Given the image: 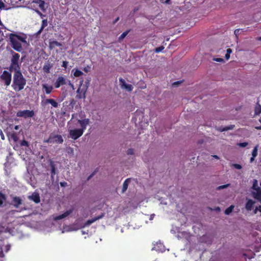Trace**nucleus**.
<instances>
[{"instance_id":"nucleus-64","label":"nucleus","mask_w":261,"mask_h":261,"mask_svg":"<svg viewBox=\"0 0 261 261\" xmlns=\"http://www.w3.org/2000/svg\"><path fill=\"white\" fill-rule=\"evenodd\" d=\"M259 211L261 212V205L259 206Z\"/></svg>"},{"instance_id":"nucleus-47","label":"nucleus","mask_w":261,"mask_h":261,"mask_svg":"<svg viewBox=\"0 0 261 261\" xmlns=\"http://www.w3.org/2000/svg\"><path fill=\"white\" fill-rule=\"evenodd\" d=\"M225 58H226V60H228L230 58V55L226 53L225 56Z\"/></svg>"},{"instance_id":"nucleus-46","label":"nucleus","mask_w":261,"mask_h":261,"mask_svg":"<svg viewBox=\"0 0 261 261\" xmlns=\"http://www.w3.org/2000/svg\"><path fill=\"white\" fill-rule=\"evenodd\" d=\"M4 6V4L0 0V9H2Z\"/></svg>"},{"instance_id":"nucleus-26","label":"nucleus","mask_w":261,"mask_h":261,"mask_svg":"<svg viewBox=\"0 0 261 261\" xmlns=\"http://www.w3.org/2000/svg\"><path fill=\"white\" fill-rule=\"evenodd\" d=\"M35 4H39V7L42 9L43 10L44 8V2L42 0H38L37 3H36Z\"/></svg>"},{"instance_id":"nucleus-22","label":"nucleus","mask_w":261,"mask_h":261,"mask_svg":"<svg viewBox=\"0 0 261 261\" xmlns=\"http://www.w3.org/2000/svg\"><path fill=\"white\" fill-rule=\"evenodd\" d=\"M65 218V212L59 216H53V219L55 221L59 220Z\"/></svg>"},{"instance_id":"nucleus-51","label":"nucleus","mask_w":261,"mask_h":261,"mask_svg":"<svg viewBox=\"0 0 261 261\" xmlns=\"http://www.w3.org/2000/svg\"><path fill=\"white\" fill-rule=\"evenodd\" d=\"M1 135L2 139L3 140H4L5 137H4V134H3V132L2 131L1 132Z\"/></svg>"},{"instance_id":"nucleus-19","label":"nucleus","mask_w":261,"mask_h":261,"mask_svg":"<svg viewBox=\"0 0 261 261\" xmlns=\"http://www.w3.org/2000/svg\"><path fill=\"white\" fill-rule=\"evenodd\" d=\"M45 103L51 104L54 108H57L58 107V102L53 99H46L45 100Z\"/></svg>"},{"instance_id":"nucleus-25","label":"nucleus","mask_w":261,"mask_h":261,"mask_svg":"<svg viewBox=\"0 0 261 261\" xmlns=\"http://www.w3.org/2000/svg\"><path fill=\"white\" fill-rule=\"evenodd\" d=\"M50 68L51 67L49 64H45L43 67V70L45 73H48L50 72Z\"/></svg>"},{"instance_id":"nucleus-56","label":"nucleus","mask_w":261,"mask_h":261,"mask_svg":"<svg viewBox=\"0 0 261 261\" xmlns=\"http://www.w3.org/2000/svg\"><path fill=\"white\" fill-rule=\"evenodd\" d=\"M62 66V67L65 68V61H63Z\"/></svg>"},{"instance_id":"nucleus-21","label":"nucleus","mask_w":261,"mask_h":261,"mask_svg":"<svg viewBox=\"0 0 261 261\" xmlns=\"http://www.w3.org/2000/svg\"><path fill=\"white\" fill-rule=\"evenodd\" d=\"M61 46V44L57 41H53L49 42V46L51 48L56 47H60Z\"/></svg>"},{"instance_id":"nucleus-52","label":"nucleus","mask_w":261,"mask_h":261,"mask_svg":"<svg viewBox=\"0 0 261 261\" xmlns=\"http://www.w3.org/2000/svg\"><path fill=\"white\" fill-rule=\"evenodd\" d=\"M60 185L62 186V187H64L65 186V182L63 181V182H60Z\"/></svg>"},{"instance_id":"nucleus-45","label":"nucleus","mask_w":261,"mask_h":261,"mask_svg":"<svg viewBox=\"0 0 261 261\" xmlns=\"http://www.w3.org/2000/svg\"><path fill=\"white\" fill-rule=\"evenodd\" d=\"M51 174H55V167L54 165H51Z\"/></svg>"},{"instance_id":"nucleus-14","label":"nucleus","mask_w":261,"mask_h":261,"mask_svg":"<svg viewBox=\"0 0 261 261\" xmlns=\"http://www.w3.org/2000/svg\"><path fill=\"white\" fill-rule=\"evenodd\" d=\"M65 84V80L62 76L59 77L55 83V87L56 88H59L61 85Z\"/></svg>"},{"instance_id":"nucleus-33","label":"nucleus","mask_w":261,"mask_h":261,"mask_svg":"<svg viewBox=\"0 0 261 261\" xmlns=\"http://www.w3.org/2000/svg\"><path fill=\"white\" fill-rule=\"evenodd\" d=\"M164 49V47L163 46H161L159 47H156L154 49V51L156 53H159L162 51Z\"/></svg>"},{"instance_id":"nucleus-13","label":"nucleus","mask_w":261,"mask_h":261,"mask_svg":"<svg viewBox=\"0 0 261 261\" xmlns=\"http://www.w3.org/2000/svg\"><path fill=\"white\" fill-rule=\"evenodd\" d=\"M255 191L256 192H252L253 196L261 203V189L259 187H257Z\"/></svg>"},{"instance_id":"nucleus-23","label":"nucleus","mask_w":261,"mask_h":261,"mask_svg":"<svg viewBox=\"0 0 261 261\" xmlns=\"http://www.w3.org/2000/svg\"><path fill=\"white\" fill-rule=\"evenodd\" d=\"M234 207V206L233 205H230L229 207H228L225 210L224 213L227 215L230 214L232 212Z\"/></svg>"},{"instance_id":"nucleus-9","label":"nucleus","mask_w":261,"mask_h":261,"mask_svg":"<svg viewBox=\"0 0 261 261\" xmlns=\"http://www.w3.org/2000/svg\"><path fill=\"white\" fill-rule=\"evenodd\" d=\"M87 89L83 86L82 87V86L81 85L80 87L77 90V95L76 97H77L79 99L81 98H84L85 97V93L86 92Z\"/></svg>"},{"instance_id":"nucleus-6","label":"nucleus","mask_w":261,"mask_h":261,"mask_svg":"<svg viewBox=\"0 0 261 261\" xmlns=\"http://www.w3.org/2000/svg\"><path fill=\"white\" fill-rule=\"evenodd\" d=\"M0 79L4 82L5 85L6 86H9L12 81L11 72L4 70L0 76Z\"/></svg>"},{"instance_id":"nucleus-59","label":"nucleus","mask_w":261,"mask_h":261,"mask_svg":"<svg viewBox=\"0 0 261 261\" xmlns=\"http://www.w3.org/2000/svg\"><path fill=\"white\" fill-rule=\"evenodd\" d=\"M180 83V82H175V83H173V85H177V84H179Z\"/></svg>"},{"instance_id":"nucleus-39","label":"nucleus","mask_w":261,"mask_h":261,"mask_svg":"<svg viewBox=\"0 0 261 261\" xmlns=\"http://www.w3.org/2000/svg\"><path fill=\"white\" fill-rule=\"evenodd\" d=\"M257 187H258L257 186V180L255 179V180H254V182H253V184L252 188H253L254 190H256Z\"/></svg>"},{"instance_id":"nucleus-34","label":"nucleus","mask_w":261,"mask_h":261,"mask_svg":"<svg viewBox=\"0 0 261 261\" xmlns=\"http://www.w3.org/2000/svg\"><path fill=\"white\" fill-rule=\"evenodd\" d=\"M20 145L21 146H27L28 147L29 145V142L25 140H23L21 142H20Z\"/></svg>"},{"instance_id":"nucleus-16","label":"nucleus","mask_w":261,"mask_h":261,"mask_svg":"<svg viewBox=\"0 0 261 261\" xmlns=\"http://www.w3.org/2000/svg\"><path fill=\"white\" fill-rule=\"evenodd\" d=\"M254 204V201H253L252 199H249L245 205V207L246 210L248 211H251L252 208V207Z\"/></svg>"},{"instance_id":"nucleus-37","label":"nucleus","mask_w":261,"mask_h":261,"mask_svg":"<svg viewBox=\"0 0 261 261\" xmlns=\"http://www.w3.org/2000/svg\"><path fill=\"white\" fill-rule=\"evenodd\" d=\"M10 1H11L10 5L12 6V7L13 8H18V7H22L21 6H18L17 5V3H14L11 0H10Z\"/></svg>"},{"instance_id":"nucleus-15","label":"nucleus","mask_w":261,"mask_h":261,"mask_svg":"<svg viewBox=\"0 0 261 261\" xmlns=\"http://www.w3.org/2000/svg\"><path fill=\"white\" fill-rule=\"evenodd\" d=\"M13 205L15 207L18 208L22 203V199L18 196L14 197L12 199Z\"/></svg>"},{"instance_id":"nucleus-1","label":"nucleus","mask_w":261,"mask_h":261,"mask_svg":"<svg viewBox=\"0 0 261 261\" xmlns=\"http://www.w3.org/2000/svg\"><path fill=\"white\" fill-rule=\"evenodd\" d=\"M27 80L23 76L21 72L14 73L12 87L16 92H19L24 89Z\"/></svg>"},{"instance_id":"nucleus-49","label":"nucleus","mask_w":261,"mask_h":261,"mask_svg":"<svg viewBox=\"0 0 261 261\" xmlns=\"http://www.w3.org/2000/svg\"><path fill=\"white\" fill-rule=\"evenodd\" d=\"M43 30H42V29H40L36 33V35H39L41 34V33L42 32Z\"/></svg>"},{"instance_id":"nucleus-24","label":"nucleus","mask_w":261,"mask_h":261,"mask_svg":"<svg viewBox=\"0 0 261 261\" xmlns=\"http://www.w3.org/2000/svg\"><path fill=\"white\" fill-rule=\"evenodd\" d=\"M6 200L5 195L0 192V206H2L3 204L4 200Z\"/></svg>"},{"instance_id":"nucleus-31","label":"nucleus","mask_w":261,"mask_h":261,"mask_svg":"<svg viewBox=\"0 0 261 261\" xmlns=\"http://www.w3.org/2000/svg\"><path fill=\"white\" fill-rule=\"evenodd\" d=\"M229 186H230V184H226V185H224L218 186V187H217L216 189L217 190H220L226 188H227V187H228Z\"/></svg>"},{"instance_id":"nucleus-42","label":"nucleus","mask_w":261,"mask_h":261,"mask_svg":"<svg viewBox=\"0 0 261 261\" xmlns=\"http://www.w3.org/2000/svg\"><path fill=\"white\" fill-rule=\"evenodd\" d=\"M127 154L132 155L134 154V151L133 149L129 148L127 150Z\"/></svg>"},{"instance_id":"nucleus-29","label":"nucleus","mask_w":261,"mask_h":261,"mask_svg":"<svg viewBox=\"0 0 261 261\" xmlns=\"http://www.w3.org/2000/svg\"><path fill=\"white\" fill-rule=\"evenodd\" d=\"M234 127V125H230L228 126H226V127H223L221 129V131L224 132V131L232 129H233Z\"/></svg>"},{"instance_id":"nucleus-60","label":"nucleus","mask_w":261,"mask_h":261,"mask_svg":"<svg viewBox=\"0 0 261 261\" xmlns=\"http://www.w3.org/2000/svg\"><path fill=\"white\" fill-rule=\"evenodd\" d=\"M15 129L17 130L18 129V125H16L14 127Z\"/></svg>"},{"instance_id":"nucleus-50","label":"nucleus","mask_w":261,"mask_h":261,"mask_svg":"<svg viewBox=\"0 0 261 261\" xmlns=\"http://www.w3.org/2000/svg\"><path fill=\"white\" fill-rule=\"evenodd\" d=\"M232 50L230 48H228L226 50V53L227 54H229L230 55V53H231Z\"/></svg>"},{"instance_id":"nucleus-54","label":"nucleus","mask_w":261,"mask_h":261,"mask_svg":"<svg viewBox=\"0 0 261 261\" xmlns=\"http://www.w3.org/2000/svg\"><path fill=\"white\" fill-rule=\"evenodd\" d=\"M257 211H259V207H256L255 209L254 210V214H256L257 213Z\"/></svg>"},{"instance_id":"nucleus-44","label":"nucleus","mask_w":261,"mask_h":261,"mask_svg":"<svg viewBox=\"0 0 261 261\" xmlns=\"http://www.w3.org/2000/svg\"><path fill=\"white\" fill-rule=\"evenodd\" d=\"M4 256V254L3 253V250L2 247L0 246V257H3Z\"/></svg>"},{"instance_id":"nucleus-63","label":"nucleus","mask_w":261,"mask_h":261,"mask_svg":"<svg viewBox=\"0 0 261 261\" xmlns=\"http://www.w3.org/2000/svg\"><path fill=\"white\" fill-rule=\"evenodd\" d=\"M239 30H236L234 31V33H235V34L238 33V32H239Z\"/></svg>"},{"instance_id":"nucleus-28","label":"nucleus","mask_w":261,"mask_h":261,"mask_svg":"<svg viewBox=\"0 0 261 261\" xmlns=\"http://www.w3.org/2000/svg\"><path fill=\"white\" fill-rule=\"evenodd\" d=\"M83 74V73L79 69H75L73 73V75L75 77H79L81 75H82Z\"/></svg>"},{"instance_id":"nucleus-30","label":"nucleus","mask_w":261,"mask_h":261,"mask_svg":"<svg viewBox=\"0 0 261 261\" xmlns=\"http://www.w3.org/2000/svg\"><path fill=\"white\" fill-rule=\"evenodd\" d=\"M258 146H256L252 150V156L256 157L257 155Z\"/></svg>"},{"instance_id":"nucleus-2","label":"nucleus","mask_w":261,"mask_h":261,"mask_svg":"<svg viewBox=\"0 0 261 261\" xmlns=\"http://www.w3.org/2000/svg\"><path fill=\"white\" fill-rule=\"evenodd\" d=\"M9 39L11 43L12 48L18 52H20L22 49L21 44L19 41L24 43H27L26 36L22 37L13 33H11L10 34Z\"/></svg>"},{"instance_id":"nucleus-8","label":"nucleus","mask_w":261,"mask_h":261,"mask_svg":"<svg viewBox=\"0 0 261 261\" xmlns=\"http://www.w3.org/2000/svg\"><path fill=\"white\" fill-rule=\"evenodd\" d=\"M83 133V129H74L70 130L69 135L72 139L76 140L82 136Z\"/></svg>"},{"instance_id":"nucleus-36","label":"nucleus","mask_w":261,"mask_h":261,"mask_svg":"<svg viewBox=\"0 0 261 261\" xmlns=\"http://www.w3.org/2000/svg\"><path fill=\"white\" fill-rule=\"evenodd\" d=\"M74 210V207H72L71 208L66 210V217L71 214L73 212Z\"/></svg>"},{"instance_id":"nucleus-57","label":"nucleus","mask_w":261,"mask_h":261,"mask_svg":"<svg viewBox=\"0 0 261 261\" xmlns=\"http://www.w3.org/2000/svg\"><path fill=\"white\" fill-rule=\"evenodd\" d=\"M216 210L217 211H220V208L219 207H217L216 208Z\"/></svg>"},{"instance_id":"nucleus-53","label":"nucleus","mask_w":261,"mask_h":261,"mask_svg":"<svg viewBox=\"0 0 261 261\" xmlns=\"http://www.w3.org/2000/svg\"><path fill=\"white\" fill-rule=\"evenodd\" d=\"M119 19V17H117V18L115 19V20L113 22V24H115V23H116Z\"/></svg>"},{"instance_id":"nucleus-10","label":"nucleus","mask_w":261,"mask_h":261,"mask_svg":"<svg viewBox=\"0 0 261 261\" xmlns=\"http://www.w3.org/2000/svg\"><path fill=\"white\" fill-rule=\"evenodd\" d=\"M119 82L122 88H124L128 92H131L133 89V87L132 85L126 84L124 79L120 77L119 78Z\"/></svg>"},{"instance_id":"nucleus-41","label":"nucleus","mask_w":261,"mask_h":261,"mask_svg":"<svg viewBox=\"0 0 261 261\" xmlns=\"http://www.w3.org/2000/svg\"><path fill=\"white\" fill-rule=\"evenodd\" d=\"M37 1L38 0H28L27 2H26V3H25V4L28 5L32 3H37Z\"/></svg>"},{"instance_id":"nucleus-11","label":"nucleus","mask_w":261,"mask_h":261,"mask_svg":"<svg viewBox=\"0 0 261 261\" xmlns=\"http://www.w3.org/2000/svg\"><path fill=\"white\" fill-rule=\"evenodd\" d=\"M28 199L33 201L35 203H39L40 202L39 194L37 192H34L31 195L29 196Z\"/></svg>"},{"instance_id":"nucleus-43","label":"nucleus","mask_w":261,"mask_h":261,"mask_svg":"<svg viewBox=\"0 0 261 261\" xmlns=\"http://www.w3.org/2000/svg\"><path fill=\"white\" fill-rule=\"evenodd\" d=\"M10 248H11V245H9V244L5 246V252H7L10 249Z\"/></svg>"},{"instance_id":"nucleus-18","label":"nucleus","mask_w":261,"mask_h":261,"mask_svg":"<svg viewBox=\"0 0 261 261\" xmlns=\"http://www.w3.org/2000/svg\"><path fill=\"white\" fill-rule=\"evenodd\" d=\"M42 88L45 90V93L47 94H50L53 89V86H48L47 84H43Z\"/></svg>"},{"instance_id":"nucleus-48","label":"nucleus","mask_w":261,"mask_h":261,"mask_svg":"<svg viewBox=\"0 0 261 261\" xmlns=\"http://www.w3.org/2000/svg\"><path fill=\"white\" fill-rule=\"evenodd\" d=\"M215 61L217 62H221L223 61V59L222 58H216L215 59Z\"/></svg>"},{"instance_id":"nucleus-7","label":"nucleus","mask_w":261,"mask_h":261,"mask_svg":"<svg viewBox=\"0 0 261 261\" xmlns=\"http://www.w3.org/2000/svg\"><path fill=\"white\" fill-rule=\"evenodd\" d=\"M35 115V113L33 110H20L16 113V116L19 117H23L24 118H31Z\"/></svg>"},{"instance_id":"nucleus-17","label":"nucleus","mask_w":261,"mask_h":261,"mask_svg":"<svg viewBox=\"0 0 261 261\" xmlns=\"http://www.w3.org/2000/svg\"><path fill=\"white\" fill-rule=\"evenodd\" d=\"M130 180H131L130 178H128L125 180V181H124V182L123 184V187H122V193H124V192H125L126 191V190L127 189V188H128V184L130 182Z\"/></svg>"},{"instance_id":"nucleus-58","label":"nucleus","mask_w":261,"mask_h":261,"mask_svg":"<svg viewBox=\"0 0 261 261\" xmlns=\"http://www.w3.org/2000/svg\"><path fill=\"white\" fill-rule=\"evenodd\" d=\"M213 157L216 158V159H219V157L217 155H213Z\"/></svg>"},{"instance_id":"nucleus-4","label":"nucleus","mask_w":261,"mask_h":261,"mask_svg":"<svg viewBox=\"0 0 261 261\" xmlns=\"http://www.w3.org/2000/svg\"><path fill=\"white\" fill-rule=\"evenodd\" d=\"M12 56L11 59V64L9 67L8 68V70L12 72L14 71V73L16 72L21 71V61L19 62L20 55L18 53H16L14 51H12Z\"/></svg>"},{"instance_id":"nucleus-27","label":"nucleus","mask_w":261,"mask_h":261,"mask_svg":"<svg viewBox=\"0 0 261 261\" xmlns=\"http://www.w3.org/2000/svg\"><path fill=\"white\" fill-rule=\"evenodd\" d=\"M129 32V30H127L124 32H123L121 35L119 37V40H122L124 39L128 34V33Z\"/></svg>"},{"instance_id":"nucleus-38","label":"nucleus","mask_w":261,"mask_h":261,"mask_svg":"<svg viewBox=\"0 0 261 261\" xmlns=\"http://www.w3.org/2000/svg\"><path fill=\"white\" fill-rule=\"evenodd\" d=\"M232 166L237 169H241L242 168V166L238 164H233Z\"/></svg>"},{"instance_id":"nucleus-62","label":"nucleus","mask_w":261,"mask_h":261,"mask_svg":"<svg viewBox=\"0 0 261 261\" xmlns=\"http://www.w3.org/2000/svg\"><path fill=\"white\" fill-rule=\"evenodd\" d=\"M239 30H236L234 31V33H235V34L238 33V32H239Z\"/></svg>"},{"instance_id":"nucleus-20","label":"nucleus","mask_w":261,"mask_h":261,"mask_svg":"<svg viewBox=\"0 0 261 261\" xmlns=\"http://www.w3.org/2000/svg\"><path fill=\"white\" fill-rule=\"evenodd\" d=\"M254 113L256 115H258L261 113V105L258 102L255 106Z\"/></svg>"},{"instance_id":"nucleus-35","label":"nucleus","mask_w":261,"mask_h":261,"mask_svg":"<svg viewBox=\"0 0 261 261\" xmlns=\"http://www.w3.org/2000/svg\"><path fill=\"white\" fill-rule=\"evenodd\" d=\"M7 231V228H5L2 225H0V233L3 232H6Z\"/></svg>"},{"instance_id":"nucleus-61","label":"nucleus","mask_w":261,"mask_h":261,"mask_svg":"<svg viewBox=\"0 0 261 261\" xmlns=\"http://www.w3.org/2000/svg\"><path fill=\"white\" fill-rule=\"evenodd\" d=\"M93 175H94V173L91 174L90 175V176L88 177V179H90Z\"/></svg>"},{"instance_id":"nucleus-55","label":"nucleus","mask_w":261,"mask_h":261,"mask_svg":"<svg viewBox=\"0 0 261 261\" xmlns=\"http://www.w3.org/2000/svg\"><path fill=\"white\" fill-rule=\"evenodd\" d=\"M255 157H253V156H252V157L250 158V162L252 163V162H253L254 161V159H255Z\"/></svg>"},{"instance_id":"nucleus-32","label":"nucleus","mask_w":261,"mask_h":261,"mask_svg":"<svg viewBox=\"0 0 261 261\" xmlns=\"http://www.w3.org/2000/svg\"><path fill=\"white\" fill-rule=\"evenodd\" d=\"M47 24H48V23H47V19L42 20L41 27L40 28L42 29V30H43L44 28L47 25Z\"/></svg>"},{"instance_id":"nucleus-3","label":"nucleus","mask_w":261,"mask_h":261,"mask_svg":"<svg viewBox=\"0 0 261 261\" xmlns=\"http://www.w3.org/2000/svg\"><path fill=\"white\" fill-rule=\"evenodd\" d=\"M105 216V213H102L99 216L95 217L92 219L88 220L84 223H79L77 222H75L73 224L69 226H66V231H75L79 229L84 228L86 226L90 225L92 223L102 218Z\"/></svg>"},{"instance_id":"nucleus-40","label":"nucleus","mask_w":261,"mask_h":261,"mask_svg":"<svg viewBox=\"0 0 261 261\" xmlns=\"http://www.w3.org/2000/svg\"><path fill=\"white\" fill-rule=\"evenodd\" d=\"M248 143L247 142H243L240 143L238 144V145L241 147H245L248 145Z\"/></svg>"},{"instance_id":"nucleus-12","label":"nucleus","mask_w":261,"mask_h":261,"mask_svg":"<svg viewBox=\"0 0 261 261\" xmlns=\"http://www.w3.org/2000/svg\"><path fill=\"white\" fill-rule=\"evenodd\" d=\"M78 123L80 124L81 128V129H83L84 132L87 126L89 124L90 120L88 118L84 119L83 120H78Z\"/></svg>"},{"instance_id":"nucleus-5","label":"nucleus","mask_w":261,"mask_h":261,"mask_svg":"<svg viewBox=\"0 0 261 261\" xmlns=\"http://www.w3.org/2000/svg\"><path fill=\"white\" fill-rule=\"evenodd\" d=\"M63 142V139L61 135H55L54 134H51L49 138L44 140V143H51V144H54V143H61Z\"/></svg>"}]
</instances>
